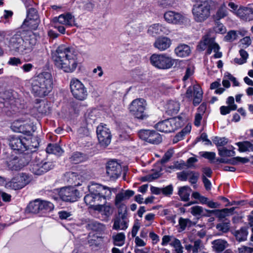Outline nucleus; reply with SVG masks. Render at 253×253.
I'll return each instance as SVG.
<instances>
[{
	"mask_svg": "<svg viewBox=\"0 0 253 253\" xmlns=\"http://www.w3.org/2000/svg\"><path fill=\"white\" fill-rule=\"evenodd\" d=\"M53 21H58L61 25L66 26H72L75 23V18L70 13L61 14L58 17H56L53 18Z\"/></svg>",
	"mask_w": 253,
	"mask_h": 253,
	"instance_id": "obj_24",
	"label": "nucleus"
},
{
	"mask_svg": "<svg viewBox=\"0 0 253 253\" xmlns=\"http://www.w3.org/2000/svg\"><path fill=\"white\" fill-rule=\"evenodd\" d=\"M199 155L209 161H212L215 158V153L213 152L202 151L199 152Z\"/></svg>",
	"mask_w": 253,
	"mask_h": 253,
	"instance_id": "obj_52",
	"label": "nucleus"
},
{
	"mask_svg": "<svg viewBox=\"0 0 253 253\" xmlns=\"http://www.w3.org/2000/svg\"><path fill=\"white\" fill-rule=\"evenodd\" d=\"M96 133L99 142L102 146H107L110 143L111 135L106 125H99L96 129Z\"/></svg>",
	"mask_w": 253,
	"mask_h": 253,
	"instance_id": "obj_15",
	"label": "nucleus"
},
{
	"mask_svg": "<svg viewBox=\"0 0 253 253\" xmlns=\"http://www.w3.org/2000/svg\"><path fill=\"white\" fill-rule=\"evenodd\" d=\"M246 31L231 30L228 32L224 37V41L228 42H232L240 37L245 36Z\"/></svg>",
	"mask_w": 253,
	"mask_h": 253,
	"instance_id": "obj_27",
	"label": "nucleus"
},
{
	"mask_svg": "<svg viewBox=\"0 0 253 253\" xmlns=\"http://www.w3.org/2000/svg\"><path fill=\"white\" fill-rule=\"evenodd\" d=\"M204 248L201 240H196L193 242L192 253H198Z\"/></svg>",
	"mask_w": 253,
	"mask_h": 253,
	"instance_id": "obj_47",
	"label": "nucleus"
},
{
	"mask_svg": "<svg viewBox=\"0 0 253 253\" xmlns=\"http://www.w3.org/2000/svg\"><path fill=\"white\" fill-rule=\"evenodd\" d=\"M162 137L159 133L155 130H151L148 142L153 144H158L162 141Z\"/></svg>",
	"mask_w": 253,
	"mask_h": 253,
	"instance_id": "obj_41",
	"label": "nucleus"
},
{
	"mask_svg": "<svg viewBox=\"0 0 253 253\" xmlns=\"http://www.w3.org/2000/svg\"><path fill=\"white\" fill-rule=\"evenodd\" d=\"M199 173L194 171L189 170L188 177L190 183L192 184H196L199 177Z\"/></svg>",
	"mask_w": 253,
	"mask_h": 253,
	"instance_id": "obj_46",
	"label": "nucleus"
},
{
	"mask_svg": "<svg viewBox=\"0 0 253 253\" xmlns=\"http://www.w3.org/2000/svg\"><path fill=\"white\" fill-rule=\"evenodd\" d=\"M151 131L148 129H142L138 132V135L140 139L148 142Z\"/></svg>",
	"mask_w": 253,
	"mask_h": 253,
	"instance_id": "obj_51",
	"label": "nucleus"
},
{
	"mask_svg": "<svg viewBox=\"0 0 253 253\" xmlns=\"http://www.w3.org/2000/svg\"><path fill=\"white\" fill-rule=\"evenodd\" d=\"M60 198L64 201L74 202L79 198V191L74 187H68L61 188L58 192Z\"/></svg>",
	"mask_w": 253,
	"mask_h": 253,
	"instance_id": "obj_14",
	"label": "nucleus"
},
{
	"mask_svg": "<svg viewBox=\"0 0 253 253\" xmlns=\"http://www.w3.org/2000/svg\"><path fill=\"white\" fill-rule=\"evenodd\" d=\"M127 228V223L125 219L124 215H122L121 217H118L115 219L113 226L114 229L126 230Z\"/></svg>",
	"mask_w": 253,
	"mask_h": 253,
	"instance_id": "obj_29",
	"label": "nucleus"
},
{
	"mask_svg": "<svg viewBox=\"0 0 253 253\" xmlns=\"http://www.w3.org/2000/svg\"><path fill=\"white\" fill-rule=\"evenodd\" d=\"M182 123L180 117L171 118L158 123L155 128L161 132L170 133L181 127Z\"/></svg>",
	"mask_w": 253,
	"mask_h": 253,
	"instance_id": "obj_8",
	"label": "nucleus"
},
{
	"mask_svg": "<svg viewBox=\"0 0 253 253\" xmlns=\"http://www.w3.org/2000/svg\"><path fill=\"white\" fill-rule=\"evenodd\" d=\"M40 20L39 18H26L23 22V25L29 27L31 30H36L40 24Z\"/></svg>",
	"mask_w": 253,
	"mask_h": 253,
	"instance_id": "obj_34",
	"label": "nucleus"
},
{
	"mask_svg": "<svg viewBox=\"0 0 253 253\" xmlns=\"http://www.w3.org/2000/svg\"><path fill=\"white\" fill-rule=\"evenodd\" d=\"M32 158L30 164V170L35 174L41 175L53 167L51 162H43L37 153H31Z\"/></svg>",
	"mask_w": 253,
	"mask_h": 253,
	"instance_id": "obj_4",
	"label": "nucleus"
},
{
	"mask_svg": "<svg viewBox=\"0 0 253 253\" xmlns=\"http://www.w3.org/2000/svg\"><path fill=\"white\" fill-rule=\"evenodd\" d=\"M213 142L217 146H223L227 143L228 139L225 137H215L213 139Z\"/></svg>",
	"mask_w": 253,
	"mask_h": 253,
	"instance_id": "obj_54",
	"label": "nucleus"
},
{
	"mask_svg": "<svg viewBox=\"0 0 253 253\" xmlns=\"http://www.w3.org/2000/svg\"><path fill=\"white\" fill-rule=\"evenodd\" d=\"M164 17L167 22L174 24H181L189 21L188 18L185 15L173 11L165 12Z\"/></svg>",
	"mask_w": 253,
	"mask_h": 253,
	"instance_id": "obj_16",
	"label": "nucleus"
},
{
	"mask_svg": "<svg viewBox=\"0 0 253 253\" xmlns=\"http://www.w3.org/2000/svg\"><path fill=\"white\" fill-rule=\"evenodd\" d=\"M211 5L207 1L195 3L192 8L194 19L197 22H202L210 15Z\"/></svg>",
	"mask_w": 253,
	"mask_h": 253,
	"instance_id": "obj_5",
	"label": "nucleus"
},
{
	"mask_svg": "<svg viewBox=\"0 0 253 253\" xmlns=\"http://www.w3.org/2000/svg\"><path fill=\"white\" fill-rule=\"evenodd\" d=\"M24 47L26 53L32 51L37 43V36L32 32H28L24 37Z\"/></svg>",
	"mask_w": 253,
	"mask_h": 253,
	"instance_id": "obj_20",
	"label": "nucleus"
},
{
	"mask_svg": "<svg viewBox=\"0 0 253 253\" xmlns=\"http://www.w3.org/2000/svg\"><path fill=\"white\" fill-rule=\"evenodd\" d=\"M216 228L222 232L226 233L230 228V224L227 222H222L216 225Z\"/></svg>",
	"mask_w": 253,
	"mask_h": 253,
	"instance_id": "obj_56",
	"label": "nucleus"
},
{
	"mask_svg": "<svg viewBox=\"0 0 253 253\" xmlns=\"http://www.w3.org/2000/svg\"><path fill=\"white\" fill-rule=\"evenodd\" d=\"M191 213L195 216H201L203 214L204 209L199 206H195L191 208Z\"/></svg>",
	"mask_w": 253,
	"mask_h": 253,
	"instance_id": "obj_48",
	"label": "nucleus"
},
{
	"mask_svg": "<svg viewBox=\"0 0 253 253\" xmlns=\"http://www.w3.org/2000/svg\"><path fill=\"white\" fill-rule=\"evenodd\" d=\"M24 46V39L18 34L11 37L8 42V47L10 50L21 54L26 53Z\"/></svg>",
	"mask_w": 253,
	"mask_h": 253,
	"instance_id": "obj_13",
	"label": "nucleus"
},
{
	"mask_svg": "<svg viewBox=\"0 0 253 253\" xmlns=\"http://www.w3.org/2000/svg\"><path fill=\"white\" fill-rule=\"evenodd\" d=\"M23 123V122H21L19 121H14L11 124V129L12 130V131L17 132Z\"/></svg>",
	"mask_w": 253,
	"mask_h": 253,
	"instance_id": "obj_63",
	"label": "nucleus"
},
{
	"mask_svg": "<svg viewBox=\"0 0 253 253\" xmlns=\"http://www.w3.org/2000/svg\"><path fill=\"white\" fill-rule=\"evenodd\" d=\"M85 158L81 152H76L70 157V161L74 164H78L84 161Z\"/></svg>",
	"mask_w": 253,
	"mask_h": 253,
	"instance_id": "obj_42",
	"label": "nucleus"
},
{
	"mask_svg": "<svg viewBox=\"0 0 253 253\" xmlns=\"http://www.w3.org/2000/svg\"><path fill=\"white\" fill-rule=\"evenodd\" d=\"M236 144L238 146L239 151L241 152L253 151V144L249 141L239 142Z\"/></svg>",
	"mask_w": 253,
	"mask_h": 253,
	"instance_id": "obj_36",
	"label": "nucleus"
},
{
	"mask_svg": "<svg viewBox=\"0 0 253 253\" xmlns=\"http://www.w3.org/2000/svg\"><path fill=\"white\" fill-rule=\"evenodd\" d=\"M194 88L195 93L193 104L195 106H196L199 105L202 100L203 91L201 87L198 84L194 85Z\"/></svg>",
	"mask_w": 253,
	"mask_h": 253,
	"instance_id": "obj_31",
	"label": "nucleus"
},
{
	"mask_svg": "<svg viewBox=\"0 0 253 253\" xmlns=\"http://www.w3.org/2000/svg\"><path fill=\"white\" fill-rule=\"evenodd\" d=\"M46 151L47 153L53 154L58 156L61 155L63 153V150L57 144H49L46 148Z\"/></svg>",
	"mask_w": 253,
	"mask_h": 253,
	"instance_id": "obj_33",
	"label": "nucleus"
},
{
	"mask_svg": "<svg viewBox=\"0 0 253 253\" xmlns=\"http://www.w3.org/2000/svg\"><path fill=\"white\" fill-rule=\"evenodd\" d=\"M226 103L228 105V107H230L232 111L237 109V106L234 103V98L233 97L229 96L227 99Z\"/></svg>",
	"mask_w": 253,
	"mask_h": 253,
	"instance_id": "obj_62",
	"label": "nucleus"
},
{
	"mask_svg": "<svg viewBox=\"0 0 253 253\" xmlns=\"http://www.w3.org/2000/svg\"><path fill=\"white\" fill-rule=\"evenodd\" d=\"M8 64L12 66H18V65L21 64L22 62L19 58L11 57L8 61Z\"/></svg>",
	"mask_w": 253,
	"mask_h": 253,
	"instance_id": "obj_64",
	"label": "nucleus"
},
{
	"mask_svg": "<svg viewBox=\"0 0 253 253\" xmlns=\"http://www.w3.org/2000/svg\"><path fill=\"white\" fill-rule=\"evenodd\" d=\"M170 245L175 248V251L177 253H183V247L181 246L180 241L178 239H175Z\"/></svg>",
	"mask_w": 253,
	"mask_h": 253,
	"instance_id": "obj_55",
	"label": "nucleus"
},
{
	"mask_svg": "<svg viewBox=\"0 0 253 253\" xmlns=\"http://www.w3.org/2000/svg\"><path fill=\"white\" fill-rule=\"evenodd\" d=\"M152 65L160 69H168L172 66H176L178 59L172 58L171 56L165 53L153 54L150 57Z\"/></svg>",
	"mask_w": 253,
	"mask_h": 253,
	"instance_id": "obj_3",
	"label": "nucleus"
},
{
	"mask_svg": "<svg viewBox=\"0 0 253 253\" xmlns=\"http://www.w3.org/2000/svg\"><path fill=\"white\" fill-rule=\"evenodd\" d=\"M171 43V41L169 38L161 37L156 40L154 45L159 50L164 51L170 47Z\"/></svg>",
	"mask_w": 253,
	"mask_h": 253,
	"instance_id": "obj_25",
	"label": "nucleus"
},
{
	"mask_svg": "<svg viewBox=\"0 0 253 253\" xmlns=\"http://www.w3.org/2000/svg\"><path fill=\"white\" fill-rule=\"evenodd\" d=\"M27 210L33 213L40 212V200L37 199L33 202H30L27 208Z\"/></svg>",
	"mask_w": 253,
	"mask_h": 253,
	"instance_id": "obj_40",
	"label": "nucleus"
},
{
	"mask_svg": "<svg viewBox=\"0 0 253 253\" xmlns=\"http://www.w3.org/2000/svg\"><path fill=\"white\" fill-rule=\"evenodd\" d=\"M29 140L24 137L12 136L9 140V145L11 148L16 152L22 153L29 147Z\"/></svg>",
	"mask_w": 253,
	"mask_h": 253,
	"instance_id": "obj_11",
	"label": "nucleus"
},
{
	"mask_svg": "<svg viewBox=\"0 0 253 253\" xmlns=\"http://www.w3.org/2000/svg\"><path fill=\"white\" fill-rule=\"evenodd\" d=\"M147 104L144 99L138 98L133 100L129 105V109L132 115L140 120L146 119L149 115L145 111Z\"/></svg>",
	"mask_w": 253,
	"mask_h": 253,
	"instance_id": "obj_7",
	"label": "nucleus"
},
{
	"mask_svg": "<svg viewBox=\"0 0 253 253\" xmlns=\"http://www.w3.org/2000/svg\"><path fill=\"white\" fill-rule=\"evenodd\" d=\"M191 52L190 47L185 44L178 45L174 50L175 54L179 57H185L188 56Z\"/></svg>",
	"mask_w": 253,
	"mask_h": 253,
	"instance_id": "obj_28",
	"label": "nucleus"
},
{
	"mask_svg": "<svg viewBox=\"0 0 253 253\" xmlns=\"http://www.w3.org/2000/svg\"><path fill=\"white\" fill-rule=\"evenodd\" d=\"M55 66L66 73H72L78 66L77 57L74 48L65 44L59 45L52 52Z\"/></svg>",
	"mask_w": 253,
	"mask_h": 253,
	"instance_id": "obj_1",
	"label": "nucleus"
},
{
	"mask_svg": "<svg viewBox=\"0 0 253 253\" xmlns=\"http://www.w3.org/2000/svg\"><path fill=\"white\" fill-rule=\"evenodd\" d=\"M33 127L28 124L23 123L17 132L22 133L30 136L32 135Z\"/></svg>",
	"mask_w": 253,
	"mask_h": 253,
	"instance_id": "obj_44",
	"label": "nucleus"
},
{
	"mask_svg": "<svg viewBox=\"0 0 253 253\" xmlns=\"http://www.w3.org/2000/svg\"><path fill=\"white\" fill-rule=\"evenodd\" d=\"M189 170H183L177 173V177L180 181H186L188 179Z\"/></svg>",
	"mask_w": 253,
	"mask_h": 253,
	"instance_id": "obj_60",
	"label": "nucleus"
},
{
	"mask_svg": "<svg viewBox=\"0 0 253 253\" xmlns=\"http://www.w3.org/2000/svg\"><path fill=\"white\" fill-rule=\"evenodd\" d=\"M235 210V208H231L230 209H223L222 210L218 211L219 214L218 216L220 218H225L226 216H228L230 214H232Z\"/></svg>",
	"mask_w": 253,
	"mask_h": 253,
	"instance_id": "obj_49",
	"label": "nucleus"
},
{
	"mask_svg": "<svg viewBox=\"0 0 253 253\" xmlns=\"http://www.w3.org/2000/svg\"><path fill=\"white\" fill-rule=\"evenodd\" d=\"M26 18H39L36 9L31 7L28 9Z\"/></svg>",
	"mask_w": 253,
	"mask_h": 253,
	"instance_id": "obj_58",
	"label": "nucleus"
},
{
	"mask_svg": "<svg viewBox=\"0 0 253 253\" xmlns=\"http://www.w3.org/2000/svg\"><path fill=\"white\" fill-rule=\"evenodd\" d=\"M95 210L100 211L102 214L107 216H110L113 212L112 207L110 204L105 205L103 203H101L96 208H95Z\"/></svg>",
	"mask_w": 253,
	"mask_h": 253,
	"instance_id": "obj_32",
	"label": "nucleus"
},
{
	"mask_svg": "<svg viewBox=\"0 0 253 253\" xmlns=\"http://www.w3.org/2000/svg\"><path fill=\"white\" fill-rule=\"evenodd\" d=\"M213 249L218 252L223 251L228 245L227 242L224 240L218 239L213 241L212 242Z\"/></svg>",
	"mask_w": 253,
	"mask_h": 253,
	"instance_id": "obj_35",
	"label": "nucleus"
},
{
	"mask_svg": "<svg viewBox=\"0 0 253 253\" xmlns=\"http://www.w3.org/2000/svg\"><path fill=\"white\" fill-rule=\"evenodd\" d=\"M198 47L201 50H204L208 47L207 54L210 55L213 51L215 53L213 55L215 58H220L222 56V52L219 51L220 49L219 44L215 42L214 38L210 37L208 35L204 37L203 41H201L198 44Z\"/></svg>",
	"mask_w": 253,
	"mask_h": 253,
	"instance_id": "obj_6",
	"label": "nucleus"
},
{
	"mask_svg": "<svg viewBox=\"0 0 253 253\" xmlns=\"http://www.w3.org/2000/svg\"><path fill=\"white\" fill-rule=\"evenodd\" d=\"M52 84L51 74L48 72H42L32 80V93L35 96L44 97L51 91Z\"/></svg>",
	"mask_w": 253,
	"mask_h": 253,
	"instance_id": "obj_2",
	"label": "nucleus"
},
{
	"mask_svg": "<svg viewBox=\"0 0 253 253\" xmlns=\"http://www.w3.org/2000/svg\"><path fill=\"white\" fill-rule=\"evenodd\" d=\"M218 154L221 157H231L235 155V152L231 150H228L225 147L218 149Z\"/></svg>",
	"mask_w": 253,
	"mask_h": 253,
	"instance_id": "obj_45",
	"label": "nucleus"
},
{
	"mask_svg": "<svg viewBox=\"0 0 253 253\" xmlns=\"http://www.w3.org/2000/svg\"><path fill=\"white\" fill-rule=\"evenodd\" d=\"M191 189L188 186H182L179 188L178 194L183 201H188L191 192Z\"/></svg>",
	"mask_w": 253,
	"mask_h": 253,
	"instance_id": "obj_30",
	"label": "nucleus"
},
{
	"mask_svg": "<svg viewBox=\"0 0 253 253\" xmlns=\"http://www.w3.org/2000/svg\"><path fill=\"white\" fill-rule=\"evenodd\" d=\"M70 89L73 96L77 99L83 100L87 96V91L84 84L76 78L72 79L70 81Z\"/></svg>",
	"mask_w": 253,
	"mask_h": 253,
	"instance_id": "obj_9",
	"label": "nucleus"
},
{
	"mask_svg": "<svg viewBox=\"0 0 253 253\" xmlns=\"http://www.w3.org/2000/svg\"><path fill=\"white\" fill-rule=\"evenodd\" d=\"M32 156L31 153H26L19 158L15 157L7 162L8 168L12 170H19L28 165L31 161Z\"/></svg>",
	"mask_w": 253,
	"mask_h": 253,
	"instance_id": "obj_10",
	"label": "nucleus"
},
{
	"mask_svg": "<svg viewBox=\"0 0 253 253\" xmlns=\"http://www.w3.org/2000/svg\"><path fill=\"white\" fill-rule=\"evenodd\" d=\"M227 14L228 11L227 7L225 4L223 3L217 11L215 15H214V18L216 20H219L226 16Z\"/></svg>",
	"mask_w": 253,
	"mask_h": 253,
	"instance_id": "obj_43",
	"label": "nucleus"
},
{
	"mask_svg": "<svg viewBox=\"0 0 253 253\" xmlns=\"http://www.w3.org/2000/svg\"><path fill=\"white\" fill-rule=\"evenodd\" d=\"M169 32L170 31L168 27L158 23L150 25L147 30L148 34L152 36L161 34L168 35Z\"/></svg>",
	"mask_w": 253,
	"mask_h": 253,
	"instance_id": "obj_21",
	"label": "nucleus"
},
{
	"mask_svg": "<svg viewBox=\"0 0 253 253\" xmlns=\"http://www.w3.org/2000/svg\"><path fill=\"white\" fill-rule=\"evenodd\" d=\"M179 224L182 230H184L187 226H191L194 224L190 219L180 217L179 219Z\"/></svg>",
	"mask_w": 253,
	"mask_h": 253,
	"instance_id": "obj_50",
	"label": "nucleus"
},
{
	"mask_svg": "<svg viewBox=\"0 0 253 253\" xmlns=\"http://www.w3.org/2000/svg\"><path fill=\"white\" fill-rule=\"evenodd\" d=\"M236 14L246 21L253 20V8L249 7H241L236 12Z\"/></svg>",
	"mask_w": 253,
	"mask_h": 253,
	"instance_id": "obj_23",
	"label": "nucleus"
},
{
	"mask_svg": "<svg viewBox=\"0 0 253 253\" xmlns=\"http://www.w3.org/2000/svg\"><path fill=\"white\" fill-rule=\"evenodd\" d=\"M214 31L218 34H224L226 31L225 27L219 22H216L213 27Z\"/></svg>",
	"mask_w": 253,
	"mask_h": 253,
	"instance_id": "obj_53",
	"label": "nucleus"
},
{
	"mask_svg": "<svg viewBox=\"0 0 253 253\" xmlns=\"http://www.w3.org/2000/svg\"><path fill=\"white\" fill-rule=\"evenodd\" d=\"M53 27L57 29V30L61 34H64L65 33V28L64 27L65 25H61L60 23L58 22V21H53Z\"/></svg>",
	"mask_w": 253,
	"mask_h": 253,
	"instance_id": "obj_61",
	"label": "nucleus"
},
{
	"mask_svg": "<svg viewBox=\"0 0 253 253\" xmlns=\"http://www.w3.org/2000/svg\"><path fill=\"white\" fill-rule=\"evenodd\" d=\"M167 113L170 115L177 114L180 109V104L178 101H169L165 106Z\"/></svg>",
	"mask_w": 253,
	"mask_h": 253,
	"instance_id": "obj_26",
	"label": "nucleus"
},
{
	"mask_svg": "<svg viewBox=\"0 0 253 253\" xmlns=\"http://www.w3.org/2000/svg\"><path fill=\"white\" fill-rule=\"evenodd\" d=\"M89 190V193L84 196V201L90 208H92L95 210V208L102 203L99 198V195L96 193L94 188H92Z\"/></svg>",
	"mask_w": 253,
	"mask_h": 253,
	"instance_id": "obj_19",
	"label": "nucleus"
},
{
	"mask_svg": "<svg viewBox=\"0 0 253 253\" xmlns=\"http://www.w3.org/2000/svg\"><path fill=\"white\" fill-rule=\"evenodd\" d=\"M248 232L246 227H242L239 230L235 232L234 235L237 240L242 242L246 240Z\"/></svg>",
	"mask_w": 253,
	"mask_h": 253,
	"instance_id": "obj_38",
	"label": "nucleus"
},
{
	"mask_svg": "<svg viewBox=\"0 0 253 253\" xmlns=\"http://www.w3.org/2000/svg\"><path fill=\"white\" fill-rule=\"evenodd\" d=\"M40 212L44 213L52 211L54 209V205L50 202L40 200Z\"/></svg>",
	"mask_w": 253,
	"mask_h": 253,
	"instance_id": "obj_39",
	"label": "nucleus"
},
{
	"mask_svg": "<svg viewBox=\"0 0 253 253\" xmlns=\"http://www.w3.org/2000/svg\"><path fill=\"white\" fill-rule=\"evenodd\" d=\"M29 182V176L26 174L22 173L7 182L5 187L16 190L23 188Z\"/></svg>",
	"mask_w": 253,
	"mask_h": 253,
	"instance_id": "obj_12",
	"label": "nucleus"
},
{
	"mask_svg": "<svg viewBox=\"0 0 253 253\" xmlns=\"http://www.w3.org/2000/svg\"><path fill=\"white\" fill-rule=\"evenodd\" d=\"M173 186L169 185L165 187H162V194L166 196H169L173 193Z\"/></svg>",
	"mask_w": 253,
	"mask_h": 253,
	"instance_id": "obj_57",
	"label": "nucleus"
},
{
	"mask_svg": "<svg viewBox=\"0 0 253 253\" xmlns=\"http://www.w3.org/2000/svg\"><path fill=\"white\" fill-rule=\"evenodd\" d=\"M103 204H105L107 199L111 198L112 193H116L117 191V188H112L103 186L100 184H97L94 188Z\"/></svg>",
	"mask_w": 253,
	"mask_h": 253,
	"instance_id": "obj_18",
	"label": "nucleus"
},
{
	"mask_svg": "<svg viewBox=\"0 0 253 253\" xmlns=\"http://www.w3.org/2000/svg\"><path fill=\"white\" fill-rule=\"evenodd\" d=\"M112 239L115 246L121 247L125 244L126 236L124 233L121 232L116 235H113Z\"/></svg>",
	"mask_w": 253,
	"mask_h": 253,
	"instance_id": "obj_37",
	"label": "nucleus"
},
{
	"mask_svg": "<svg viewBox=\"0 0 253 253\" xmlns=\"http://www.w3.org/2000/svg\"><path fill=\"white\" fill-rule=\"evenodd\" d=\"M134 194V192L130 190L124 191L117 194L115 200L116 206L119 209L123 208L125 205L122 204V202L126 200H128Z\"/></svg>",
	"mask_w": 253,
	"mask_h": 253,
	"instance_id": "obj_22",
	"label": "nucleus"
},
{
	"mask_svg": "<svg viewBox=\"0 0 253 253\" xmlns=\"http://www.w3.org/2000/svg\"><path fill=\"white\" fill-rule=\"evenodd\" d=\"M106 174L111 180L118 178L122 172L121 165L115 161H109L106 167Z\"/></svg>",
	"mask_w": 253,
	"mask_h": 253,
	"instance_id": "obj_17",
	"label": "nucleus"
},
{
	"mask_svg": "<svg viewBox=\"0 0 253 253\" xmlns=\"http://www.w3.org/2000/svg\"><path fill=\"white\" fill-rule=\"evenodd\" d=\"M251 40L248 36H246L240 41V46L242 48H246L251 44Z\"/></svg>",
	"mask_w": 253,
	"mask_h": 253,
	"instance_id": "obj_59",
	"label": "nucleus"
}]
</instances>
